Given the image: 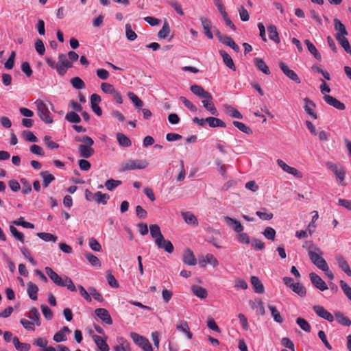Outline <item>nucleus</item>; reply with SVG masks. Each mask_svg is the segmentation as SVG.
Masks as SVG:
<instances>
[{
  "instance_id": "4d7b16f0",
  "label": "nucleus",
  "mask_w": 351,
  "mask_h": 351,
  "mask_svg": "<svg viewBox=\"0 0 351 351\" xmlns=\"http://www.w3.org/2000/svg\"><path fill=\"white\" fill-rule=\"evenodd\" d=\"M297 324L305 332H311V326L308 322L302 317H298L296 319Z\"/></svg>"
},
{
  "instance_id": "13d9d810",
  "label": "nucleus",
  "mask_w": 351,
  "mask_h": 351,
  "mask_svg": "<svg viewBox=\"0 0 351 351\" xmlns=\"http://www.w3.org/2000/svg\"><path fill=\"white\" fill-rule=\"evenodd\" d=\"M127 95L137 108H141L143 106V101L134 93L128 92Z\"/></svg>"
},
{
  "instance_id": "a211bd4d",
  "label": "nucleus",
  "mask_w": 351,
  "mask_h": 351,
  "mask_svg": "<svg viewBox=\"0 0 351 351\" xmlns=\"http://www.w3.org/2000/svg\"><path fill=\"white\" fill-rule=\"evenodd\" d=\"M182 261L187 265H195L197 259L195 257L193 252L190 249L184 250L182 255Z\"/></svg>"
},
{
  "instance_id": "bf43d9fd",
  "label": "nucleus",
  "mask_w": 351,
  "mask_h": 351,
  "mask_svg": "<svg viewBox=\"0 0 351 351\" xmlns=\"http://www.w3.org/2000/svg\"><path fill=\"white\" fill-rule=\"evenodd\" d=\"M125 36L127 39L130 41L134 40L137 37L136 34L132 29V27L130 23H127L125 25Z\"/></svg>"
},
{
  "instance_id": "6e6d98bb",
  "label": "nucleus",
  "mask_w": 351,
  "mask_h": 351,
  "mask_svg": "<svg viewBox=\"0 0 351 351\" xmlns=\"http://www.w3.org/2000/svg\"><path fill=\"white\" fill-rule=\"evenodd\" d=\"M122 182L121 180L109 179L106 181L105 186L108 191H113L118 186L121 185Z\"/></svg>"
},
{
  "instance_id": "5701e85b",
  "label": "nucleus",
  "mask_w": 351,
  "mask_h": 351,
  "mask_svg": "<svg viewBox=\"0 0 351 351\" xmlns=\"http://www.w3.org/2000/svg\"><path fill=\"white\" fill-rule=\"evenodd\" d=\"M93 339L100 351H109L110 348L106 339L97 335H94Z\"/></svg>"
},
{
  "instance_id": "6ab92c4d",
  "label": "nucleus",
  "mask_w": 351,
  "mask_h": 351,
  "mask_svg": "<svg viewBox=\"0 0 351 351\" xmlns=\"http://www.w3.org/2000/svg\"><path fill=\"white\" fill-rule=\"evenodd\" d=\"M117 344L113 347L114 351H131L129 342L122 337L117 338Z\"/></svg>"
},
{
  "instance_id": "c03bdc74",
  "label": "nucleus",
  "mask_w": 351,
  "mask_h": 351,
  "mask_svg": "<svg viewBox=\"0 0 351 351\" xmlns=\"http://www.w3.org/2000/svg\"><path fill=\"white\" fill-rule=\"evenodd\" d=\"M169 32H170V27H169V23L165 19L164 24L162 25V27L158 33V36L159 38L165 39L167 37Z\"/></svg>"
},
{
  "instance_id": "a18cd8bd",
  "label": "nucleus",
  "mask_w": 351,
  "mask_h": 351,
  "mask_svg": "<svg viewBox=\"0 0 351 351\" xmlns=\"http://www.w3.org/2000/svg\"><path fill=\"white\" fill-rule=\"evenodd\" d=\"M224 108L228 114L232 117L236 119H242V114L235 108L230 105H224Z\"/></svg>"
},
{
  "instance_id": "473e14b6",
  "label": "nucleus",
  "mask_w": 351,
  "mask_h": 351,
  "mask_svg": "<svg viewBox=\"0 0 351 351\" xmlns=\"http://www.w3.org/2000/svg\"><path fill=\"white\" fill-rule=\"evenodd\" d=\"M206 123L209 125L211 128H216V127H221V128H226V124L225 122H223L222 120L218 118L209 117L206 118Z\"/></svg>"
},
{
  "instance_id": "680f3d73",
  "label": "nucleus",
  "mask_w": 351,
  "mask_h": 351,
  "mask_svg": "<svg viewBox=\"0 0 351 351\" xmlns=\"http://www.w3.org/2000/svg\"><path fill=\"white\" fill-rule=\"evenodd\" d=\"M340 286L347 298L351 302V287L343 280H340Z\"/></svg>"
},
{
  "instance_id": "de8ad7c7",
  "label": "nucleus",
  "mask_w": 351,
  "mask_h": 351,
  "mask_svg": "<svg viewBox=\"0 0 351 351\" xmlns=\"http://www.w3.org/2000/svg\"><path fill=\"white\" fill-rule=\"evenodd\" d=\"M65 119L67 121L73 123H78L81 122V118L80 115L73 111L67 112L65 116Z\"/></svg>"
},
{
  "instance_id": "2f4dec72",
  "label": "nucleus",
  "mask_w": 351,
  "mask_h": 351,
  "mask_svg": "<svg viewBox=\"0 0 351 351\" xmlns=\"http://www.w3.org/2000/svg\"><path fill=\"white\" fill-rule=\"evenodd\" d=\"M72 66L71 61L67 59L62 63H58V73L60 75L64 76L66 73L67 69Z\"/></svg>"
},
{
  "instance_id": "338daca9",
  "label": "nucleus",
  "mask_w": 351,
  "mask_h": 351,
  "mask_svg": "<svg viewBox=\"0 0 351 351\" xmlns=\"http://www.w3.org/2000/svg\"><path fill=\"white\" fill-rule=\"evenodd\" d=\"M22 135L27 141L34 143L38 141L37 137L29 130L23 131Z\"/></svg>"
},
{
  "instance_id": "a19ab883",
  "label": "nucleus",
  "mask_w": 351,
  "mask_h": 351,
  "mask_svg": "<svg viewBox=\"0 0 351 351\" xmlns=\"http://www.w3.org/2000/svg\"><path fill=\"white\" fill-rule=\"evenodd\" d=\"M335 316L341 325L350 326L351 325L350 319L345 316L342 313L338 311L335 313Z\"/></svg>"
},
{
  "instance_id": "72a5a7b5",
  "label": "nucleus",
  "mask_w": 351,
  "mask_h": 351,
  "mask_svg": "<svg viewBox=\"0 0 351 351\" xmlns=\"http://www.w3.org/2000/svg\"><path fill=\"white\" fill-rule=\"evenodd\" d=\"M176 329L185 333L189 339H192L193 334L190 332L189 325L185 321H180L176 326Z\"/></svg>"
},
{
  "instance_id": "1a4fd4ad",
  "label": "nucleus",
  "mask_w": 351,
  "mask_h": 351,
  "mask_svg": "<svg viewBox=\"0 0 351 351\" xmlns=\"http://www.w3.org/2000/svg\"><path fill=\"white\" fill-rule=\"evenodd\" d=\"M310 280L313 285L319 290L324 291L328 289L326 283L319 276L314 272L309 274Z\"/></svg>"
},
{
  "instance_id": "864d4df0",
  "label": "nucleus",
  "mask_w": 351,
  "mask_h": 351,
  "mask_svg": "<svg viewBox=\"0 0 351 351\" xmlns=\"http://www.w3.org/2000/svg\"><path fill=\"white\" fill-rule=\"evenodd\" d=\"M36 235L45 241H52L55 243L58 239L56 235L48 232H38Z\"/></svg>"
},
{
  "instance_id": "c9c22d12",
  "label": "nucleus",
  "mask_w": 351,
  "mask_h": 351,
  "mask_svg": "<svg viewBox=\"0 0 351 351\" xmlns=\"http://www.w3.org/2000/svg\"><path fill=\"white\" fill-rule=\"evenodd\" d=\"M12 343L15 348L19 351H29L31 348V346L29 343H21L17 337H14L12 339Z\"/></svg>"
},
{
  "instance_id": "052dcab7",
  "label": "nucleus",
  "mask_w": 351,
  "mask_h": 351,
  "mask_svg": "<svg viewBox=\"0 0 351 351\" xmlns=\"http://www.w3.org/2000/svg\"><path fill=\"white\" fill-rule=\"evenodd\" d=\"M10 230L12 235L18 241L24 243V235L22 232H19L16 227L14 226H10Z\"/></svg>"
},
{
  "instance_id": "69168bd1",
  "label": "nucleus",
  "mask_w": 351,
  "mask_h": 351,
  "mask_svg": "<svg viewBox=\"0 0 351 351\" xmlns=\"http://www.w3.org/2000/svg\"><path fill=\"white\" fill-rule=\"evenodd\" d=\"M265 238L274 241L276 237V230L271 227H267L263 232Z\"/></svg>"
},
{
  "instance_id": "e2e57ef3",
  "label": "nucleus",
  "mask_w": 351,
  "mask_h": 351,
  "mask_svg": "<svg viewBox=\"0 0 351 351\" xmlns=\"http://www.w3.org/2000/svg\"><path fill=\"white\" fill-rule=\"evenodd\" d=\"M85 257L93 266L101 265L99 258L94 254L87 252L85 254Z\"/></svg>"
},
{
  "instance_id": "79ce46f5",
  "label": "nucleus",
  "mask_w": 351,
  "mask_h": 351,
  "mask_svg": "<svg viewBox=\"0 0 351 351\" xmlns=\"http://www.w3.org/2000/svg\"><path fill=\"white\" fill-rule=\"evenodd\" d=\"M117 139L119 144L122 147H128L132 145L130 139L122 133L117 134Z\"/></svg>"
},
{
  "instance_id": "39448f33",
  "label": "nucleus",
  "mask_w": 351,
  "mask_h": 351,
  "mask_svg": "<svg viewBox=\"0 0 351 351\" xmlns=\"http://www.w3.org/2000/svg\"><path fill=\"white\" fill-rule=\"evenodd\" d=\"M94 144V141L90 137H86L84 138V144L80 145L78 147L80 156L84 158H88L92 156L95 150L92 147Z\"/></svg>"
},
{
  "instance_id": "09e8293b",
  "label": "nucleus",
  "mask_w": 351,
  "mask_h": 351,
  "mask_svg": "<svg viewBox=\"0 0 351 351\" xmlns=\"http://www.w3.org/2000/svg\"><path fill=\"white\" fill-rule=\"evenodd\" d=\"M268 308L271 311V314L274 321L279 324L282 323L283 319L281 317L280 312L277 310L276 307L273 305H269Z\"/></svg>"
},
{
  "instance_id": "412c9836",
  "label": "nucleus",
  "mask_w": 351,
  "mask_h": 351,
  "mask_svg": "<svg viewBox=\"0 0 351 351\" xmlns=\"http://www.w3.org/2000/svg\"><path fill=\"white\" fill-rule=\"evenodd\" d=\"M335 259L341 270L343 271L348 276H350L351 269L345 258L341 255L339 254L335 256Z\"/></svg>"
},
{
  "instance_id": "f8f14e48",
  "label": "nucleus",
  "mask_w": 351,
  "mask_h": 351,
  "mask_svg": "<svg viewBox=\"0 0 351 351\" xmlns=\"http://www.w3.org/2000/svg\"><path fill=\"white\" fill-rule=\"evenodd\" d=\"M313 309L321 318L324 319L329 322H332L334 321L332 315L327 311L322 306L315 305L313 307Z\"/></svg>"
},
{
  "instance_id": "393cba45",
  "label": "nucleus",
  "mask_w": 351,
  "mask_h": 351,
  "mask_svg": "<svg viewBox=\"0 0 351 351\" xmlns=\"http://www.w3.org/2000/svg\"><path fill=\"white\" fill-rule=\"evenodd\" d=\"M250 281H251V284L254 289V291L256 293H259V294L264 293V291H265L264 286L258 277L252 276Z\"/></svg>"
},
{
  "instance_id": "2eb2a0df",
  "label": "nucleus",
  "mask_w": 351,
  "mask_h": 351,
  "mask_svg": "<svg viewBox=\"0 0 351 351\" xmlns=\"http://www.w3.org/2000/svg\"><path fill=\"white\" fill-rule=\"evenodd\" d=\"M324 99L328 105L332 106L336 109L343 110L346 108V106L343 103L341 102L332 96L324 95Z\"/></svg>"
},
{
  "instance_id": "0e129e2a",
  "label": "nucleus",
  "mask_w": 351,
  "mask_h": 351,
  "mask_svg": "<svg viewBox=\"0 0 351 351\" xmlns=\"http://www.w3.org/2000/svg\"><path fill=\"white\" fill-rule=\"evenodd\" d=\"M35 49L39 55H40V56L44 55V53L45 52V47L44 43L41 39L37 38L36 40Z\"/></svg>"
},
{
  "instance_id": "ea45409f",
  "label": "nucleus",
  "mask_w": 351,
  "mask_h": 351,
  "mask_svg": "<svg viewBox=\"0 0 351 351\" xmlns=\"http://www.w3.org/2000/svg\"><path fill=\"white\" fill-rule=\"evenodd\" d=\"M40 175L43 178V185L45 188H47L51 182L55 180V177L47 171H41Z\"/></svg>"
},
{
  "instance_id": "58836bf2",
  "label": "nucleus",
  "mask_w": 351,
  "mask_h": 351,
  "mask_svg": "<svg viewBox=\"0 0 351 351\" xmlns=\"http://www.w3.org/2000/svg\"><path fill=\"white\" fill-rule=\"evenodd\" d=\"M205 263L211 265L213 267H217L219 265L217 259L212 254H207L205 256V259L202 262H199L201 267H205Z\"/></svg>"
},
{
  "instance_id": "4be33fe9",
  "label": "nucleus",
  "mask_w": 351,
  "mask_h": 351,
  "mask_svg": "<svg viewBox=\"0 0 351 351\" xmlns=\"http://www.w3.org/2000/svg\"><path fill=\"white\" fill-rule=\"evenodd\" d=\"M200 21L204 29V34L207 38L209 39H213V35L211 32L212 24L210 21L207 18L202 17L200 18Z\"/></svg>"
},
{
  "instance_id": "f704fd0d",
  "label": "nucleus",
  "mask_w": 351,
  "mask_h": 351,
  "mask_svg": "<svg viewBox=\"0 0 351 351\" xmlns=\"http://www.w3.org/2000/svg\"><path fill=\"white\" fill-rule=\"evenodd\" d=\"M268 36L270 40L276 43H280V38L277 32L276 27L274 25H270L267 27Z\"/></svg>"
},
{
  "instance_id": "f257e3e1",
  "label": "nucleus",
  "mask_w": 351,
  "mask_h": 351,
  "mask_svg": "<svg viewBox=\"0 0 351 351\" xmlns=\"http://www.w3.org/2000/svg\"><path fill=\"white\" fill-rule=\"evenodd\" d=\"M303 247L306 248L312 263L322 270L327 269L328 263L322 257L324 253L319 247L316 246L312 241H306Z\"/></svg>"
},
{
  "instance_id": "20e7f679",
  "label": "nucleus",
  "mask_w": 351,
  "mask_h": 351,
  "mask_svg": "<svg viewBox=\"0 0 351 351\" xmlns=\"http://www.w3.org/2000/svg\"><path fill=\"white\" fill-rule=\"evenodd\" d=\"M326 167L335 173L339 184L345 186L346 170L344 168L338 164L330 162L326 163Z\"/></svg>"
},
{
  "instance_id": "49530a36",
  "label": "nucleus",
  "mask_w": 351,
  "mask_h": 351,
  "mask_svg": "<svg viewBox=\"0 0 351 351\" xmlns=\"http://www.w3.org/2000/svg\"><path fill=\"white\" fill-rule=\"evenodd\" d=\"M266 211L267 209L265 208H263L261 210L256 211V215L262 220H271L274 217L273 213L270 212L267 213Z\"/></svg>"
},
{
  "instance_id": "f3484780",
  "label": "nucleus",
  "mask_w": 351,
  "mask_h": 351,
  "mask_svg": "<svg viewBox=\"0 0 351 351\" xmlns=\"http://www.w3.org/2000/svg\"><path fill=\"white\" fill-rule=\"evenodd\" d=\"M156 245L158 246V248L164 250L166 252L169 254H171L174 250V247L172 243L169 240H166L164 238V237L160 240H158L156 243Z\"/></svg>"
},
{
  "instance_id": "cd10ccee",
  "label": "nucleus",
  "mask_w": 351,
  "mask_h": 351,
  "mask_svg": "<svg viewBox=\"0 0 351 351\" xmlns=\"http://www.w3.org/2000/svg\"><path fill=\"white\" fill-rule=\"evenodd\" d=\"M254 62L259 71H262L265 75L270 74V70L268 66L265 64L262 58H254Z\"/></svg>"
},
{
  "instance_id": "bb28decb",
  "label": "nucleus",
  "mask_w": 351,
  "mask_h": 351,
  "mask_svg": "<svg viewBox=\"0 0 351 351\" xmlns=\"http://www.w3.org/2000/svg\"><path fill=\"white\" fill-rule=\"evenodd\" d=\"M334 28L335 31L337 32L335 35L347 36L348 34V31L346 29V26L338 19H334Z\"/></svg>"
},
{
  "instance_id": "c85d7f7f",
  "label": "nucleus",
  "mask_w": 351,
  "mask_h": 351,
  "mask_svg": "<svg viewBox=\"0 0 351 351\" xmlns=\"http://www.w3.org/2000/svg\"><path fill=\"white\" fill-rule=\"evenodd\" d=\"M150 234L152 238L155 239V243L163 237L161 233L160 228L157 224H152L149 226Z\"/></svg>"
},
{
  "instance_id": "4468645a",
  "label": "nucleus",
  "mask_w": 351,
  "mask_h": 351,
  "mask_svg": "<svg viewBox=\"0 0 351 351\" xmlns=\"http://www.w3.org/2000/svg\"><path fill=\"white\" fill-rule=\"evenodd\" d=\"M96 315L104 323L108 325L112 324V319L108 310L104 308L95 309Z\"/></svg>"
},
{
  "instance_id": "c756f323",
  "label": "nucleus",
  "mask_w": 351,
  "mask_h": 351,
  "mask_svg": "<svg viewBox=\"0 0 351 351\" xmlns=\"http://www.w3.org/2000/svg\"><path fill=\"white\" fill-rule=\"evenodd\" d=\"M191 290H192V292L193 293L201 298V299H204L207 297L208 295V291H206V289L202 287H200V286H198V285H193L191 287Z\"/></svg>"
},
{
  "instance_id": "8fccbe9b",
  "label": "nucleus",
  "mask_w": 351,
  "mask_h": 351,
  "mask_svg": "<svg viewBox=\"0 0 351 351\" xmlns=\"http://www.w3.org/2000/svg\"><path fill=\"white\" fill-rule=\"evenodd\" d=\"M335 36L339 45L344 49L346 51H348V49H350L351 46L348 40L346 38V36L335 35Z\"/></svg>"
},
{
  "instance_id": "603ef678",
  "label": "nucleus",
  "mask_w": 351,
  "mask_h": 351,
  "mask_svg": "<svg viewBox=\"0 0 351 351\" xmlns=\"http://www.w3.org/2000/svg\"><path fill=\"white\" fill-rule=\"evenodd\" d=\"M291 290L300 297H304L306 294V288L299 282H296L291 288Z\"/></svg>"
},
{
  "instance_id": "ddd939ff",
  "label": "nucleus",
  "mask_w": 351,
  "mask_h": 351,
  "mask_svg": "<svg viewBox=\"0 0 351 351\" xmlns=\"http://www.w3.org/2000/svg\"><path fill=\"white\" fill-rule=\"evenodd\" d=\"M277 164L285 172L293 175L294 176L299 178L302 177V173L300 171H299L297 169L294 167L289 166L283 160L278 159Z\"/></svg>"
},
{
  "instance_id": "aec40b11",
  "label": "nucleus",
  "mask_w": 351,
  "mask_h": 351,
  "mask_svg": "<svg viewBox=\"0 0 351 351\" xmlns=\"http://www.w3.org/2000/svg\"><path fill=\"white\" fill-rule=\"evenodd\" d=\"M304 101L306 102V105L304 106L305 112L314 119H317V115L313 110L315 104L308 97H305Z\"/></svg>"
},
{
  "instance_id": "7ed1b4c3",
  "label": "nucleus",
  "mask_w": 351,
  "mask_h": 351,
  "mask_svg": "<svg viewBox=\"0 0 351 351\" xmlns=\"http://www.w3.org/2000/svg\"><path fill=\"white\" fill-rule=\"evenodd\" d=\"M85 198L88 202L95 201L97 204H101L106 205L108 200L110 199V196L107 193H102L101 191H97L95 193H93L88 189L85 190Z\"/></svg>"
},
{
  "instance_id": "e433bc0d",
  "label": "nucleus",
  "mask_w": 351,
  "mask_h": 351,
  "mask_svg": "<svg viewBox=\"0 0 351 351\" xmlns=\"http://www.w3.org/2000/svg\"><path fill=\"white\" fill-rule=\"evenodd\" d=\"M304 43L306 44L308 51L314 56V58L317 60H321L322 56L318 52L315 46L309 40H305Z\"/></svg>"
},
{
  "instance_id": "dca6fc26",
  "label": "nucleus",
  "mask_w": 351,
  "mask_h": 351,
  "mask_svg": "<svg viewBox=\"0 0 351 351\" xmlns=\"http://www.w3.org/2000/svg\"><path fill=\"white\" fill-rule=\"evenodd\" d=\"M223 220L226 224L231 227L235 232L239 233L243 230V226L241 225L239 221L232 219L228 216L224 217Z\"/></svg>"
},
{
  "instance_id": "9b49d317",
  "label": "nucleus",
  "mask_w": 351,
  "mask_h": 351,
  "mask_svg": "<svg viewBox=\"0 0 351 351\" xmlns=\"http://www.w3.org/2000/svg\"><path fill=\"white\" fill-rule=\"evenodd\" d=\"M45 272L49 278L59 287H64V276L62 277L56 273L51 267H46L45 268Z\"/></svg>"
},
{
  "instance_id": "f03ea898",
  "label": "nucleus",
  "mask_w": 351,
  "mask_h": 351,
  "mask_svg": "<svg viewBox=\"0 0 351 351\" xmlns=\"http://www.w3.org/2000/svg\"><path fill=\"white\" fill-rule=\"evenodd\" d=\"M191 91L195 95L203 99V106L213 115H218V112L213 103V97L210 93L206 91L201 86L193 84L190 88Z\"/></svg>"
},
{
  "instance_id": "a878e982",
  "label": "nucleus",
  "mask_w": 351,
  "mask_h": 351,
  "mask_svg": "<svg viewBox=\"0 0 351 351\" xmlns=\"http://www.w3.org/2000/svg\"><path fill=\"white\" fill-rule=\"evenodd\" d=\"M38 290H39L38 287L36 284L33 283L32 282H29L27 283V292L29 297L32 300H38L37 294H38Z\"/></svg>"
},
{
  "instance_id": "9d476101",
  "label": "nucleus",
  "mask_w": 351,
  "mask_h": 351,
  "mask_svg": "<svg viewBox=\"0 0 351 351\" xmlns=\"http://www.w3.org/2000/svg\"><path fill=\"white\" fill-rule=\"evenodd\" d=\"M279 66L281 71L283 72V73L290 80H293V82L298 84H300L301 82L299 77L295 73V72L290 69L287 64H285L283 62H280Z\"/></svg>"
},
{
  "instance_id": "37998d69",
  "label": "nucleus",
  "mask_w": 351,
  "mask_h": 351,
  "mask_svg": "<svg viewBox=\"0 0 351 351\" xmlns=\"http://www.w3.org/2000/svg\"><path fill=\"white\" fill-rule=\"evenodd\" d=\"M28 317L34 321L38 326L40 325V313L36 308L33 307L30 309Z\"/></svg>"
},
{
  "instance_id": "3c124183",
  "label": "nucleus",
  "mask_w": 351,
  "mask_h": 351,
  "mask_svg": "<svg viewBox=\"0 0 351 351\" xmlns=\"http://www.w3.org/2000/svg\"><path fill=\"white\" fill-rule=\"evenodd\" d=\"M232 124L234 125V126L237 128L240 131L243 132L245 134H252V133H253V131L250 128L247 127V125H245L244 123H243L241 122H239L237 121H234L232 122Z\"/></svg>"
},
{
  "instance_id": "4c0bfd02",
  "label": "nucleus",
  "mask_w": 351,
  "mask_h": 351,
  "mask_svg": "<svg viewBox=\"0 0 351 351\" xmlns=\"http://www.w3.org/2000/svg\"><path fill=\"white\" fill-rule=\"evenodd\" d=\"M220 42L223 45L231 47L236 52H239L240 50L239 45L236 44L233 39L228 36H224Z\"/></svg>"
},
{
  "instance_id": "0eeeda50",
  "label": "nucleus",
  "mask_w": 351,
  "mask_h": 351,
  "mask_svg": "<svg viewBox=\"0 0 351 351\" xmlns=\"http://www.w3.org/2000/svg\"><path fill=\"white\" fill-rule=\"evenodd\" d=\"M147 165L145 160H128L122 163L121 168L123 171L134 169H145Z\"/></svg>"
},
{
  "instance_id": "5fc2aeb1",
  "label": "nucleus",
  "mask_w": 351,
  "mask_h": 351,
  "mask_svg": "<svg viewBox=\"0 0 351 351\" xmlns=\"http://www.w3.org/2000/svg\"><path fill=\"white\" fill-rule=\"evenodd\" d=\"M70 82L72 86L77 90H81L85 88V83L79 77H74L71 78Z\"/></svg>"
},
{
  "instance_id": "7c9ffc66",
  "label": "nucleus",
  "mask_w": 351,
  "mask_h": 351,
  "mask_svg": "<svg viewBox=\"0 0 351 351\" xmlns=\"http://www.w3.org/2000/svg\"><path fill=\"white\" fill-rule=\"evenodd\" d=\"M182 216L184 221L189 225L197 226L198 221L197 217L190 212H182Z\"/></svg>"
},
{
  "instance_id": "774afa93",
  "label": "nucleus",
  "mask_w": 351,
  "mask_h": 351,
  "mask_svg": "<svg viewBox=\"0 0 351 351\" xmlns=\"http://www.w3.org/2000/svg\"><path fill=\"white\" fill-rule=\"evenodd\" d=\"M40 308L46 319L51 320L53 318V312L47 305L42 304Z\"/></svg>"
},
{
  "instance_id": "6e6552de",
  "label": "nucleus",
  "mask_w": 351,
  "mask_h": 351,
  "mask_svg": "<svg viewBox=\"0 0 351 351\" xmlns=\"http://www.w3.org/2000/svg\"><path fill=\"white\" fill-rule=\"evenodd\" d=\"M130 337L133 341L144 351H153L152 346L147 338L134 332L130 333Z\"/></svg>"
},
{
  "instance_id": "b1692460",
  "label": "nucleus",
  "mask_w": 351,
  "mask_h": 351,
  "mask_svg": "<svg viewBox=\"0 0 351 351\" xmlns=\"http://www.w3.org/2000/svg\"><path fill=\"white\" fill-rule=\"evenodd\" d=\"M219 53L223 58L224 64L232 71H236V66L230 56L223 50H220Z\"/></svg>"
},
{
  "instance_id": "423d86ee",
  "label": "nucleus",
  "mask_w": 351,
  "mask_h": 351,
  "mask_svg": "<svg viewBox=\"0 0 351 351\" xmlns=\"http://www.w3.org/2000/svg\"><path fill=\"white\" fill-rule=\"evenodd\" d=\"M37 106L38 114L41 119L46 123H53V119L50 115V112L46 104L40 99L36 101Z\"/></svg>"
}]
</instances>
